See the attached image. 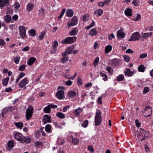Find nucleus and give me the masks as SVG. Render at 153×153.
I'll use <instances>...</instances> for the list:
<instances>
[{
    "label": "nucleus",
    "mask_w": 153,
    "mask_h": 153,
    "mask_svg": "<svg viewBox=\"0 0 153 153\" xmlns=\"http://www.w3.org/2000/svg\"><path fill=\"white\" fill-rule=\"evenodd\" d=\"M76 39V37L75 36L68 37L64 39L61 42L63 44H71L75 42Z\"/></svg>",
    "instance_id": "obj_4"
},
{
    "label": "nucleus",
    "mask_w": 153,
    "mask_h": 153,
    "mask_svg": "<svg viewBox=\"0 0 153 153\" xmlns=\"http://www.w3.org/2000/svg\"><path fill=\"white\" fill-rule=\"evenodd\" d=\"M95 25V22L94 21H93L92 23L88 27H86L85 28L86 29H88L91 27H93Z\"/></svg>",
    "instance_id": "obj_46"
},
{
    "label": "nucleus",
    "mask_w": 153,
    "mask_h": 153,
    "mask_svg": "<svg viewBox=\"0 0 153 153\" xmlns=\"http://www.w3.org/2000/svg\"><path fill=\"white\" fill-rule=\"evenodd\" d=\"M15 125H16L18 128H19L20 129H21L23 126V124L21 122L15 123Z\"/></svg>",
    "instance_id": "obj_34"
},
{
    "label": "nucleus",
    "mask_w": 153,
    "mask_h": 153,
    "mask_svg": "<svg viewBox=\"0 0 153 153\" xmlns=\"http://www.w3.org/2000/svg\"><path fill=\"white\" fill-rule=\"evenodd\" d=\"M88 150L90 151L92 153H93L94 152V149L93 147L90 146H88Z\"/></svg>",
    "instance_id": "obj_59"
},
{
    "label": "nucleus",
    "mask_w": 153,
    "mask_h": 153,
    "mask_svg": "<svg viewBox=\"0 0 153 153\" xmlns=\"http://www.w3.org/2000/svg\"><path fill=\"white\" fill-rule=\"evenodd\" d=\"M143 109L144 110L143 113L145 114H144L145 117H148L152 113V110L150 106H147Z\"/></svg>",
    "instance_id": "obj_8"
},
{
    "label": "nucleus",
    "mask_w": 153,
    "mask_h": 153,
    "mask_svg": "<svg viewBox=\"0 0 153 153\" xmlns=\"http://www.w3.org/2000/svg\"><path fill=\"white\" fill-rule=\"evenodd\" d=\"M103 11L102 9H99L96 10L94 14L97 16H100L102 14Z\"/></svg>",
    "instance_id": "obj_22"
},
{
    "label": "nucleus",
    "mask_w": 153,
    "mask_h": 153,
    "mask_svg": "<svg viewBox=\"0 0 153 153\" xmlns=\"http://www.w3.org/2000/svg\"><path fill=\"white\" fill-rule=\"evenodd\" d=\"M97 33V32L95 30V29H91L89 33V35L91 36H92L94 35H96Z\"/></svg>",
    "instance_id": "obj_25"
},
{
    "label": "nucleus",
    "mask_w": 153,
    "mask_h": 153,
    "mask_svg": "<svg viewBox=\"0 0 153 153\" xmlns=\"http://www.w3.org/2000/svg\"><path fill=\"white\" fill-rule=\"evenodd\" d=\"M140 38V33L136 32L133 33L131 36V38L128 40L129 41H135L138 40Z\"/></svg>",
    "instance_id": "obj_5"
},
{
    "label": "nucleus",
    "mask_w": 153,
    "mask_h": 153,
    "mask_svg": "<svg viewBox=\"0 0 153 153\" xmlns=\"http://www.w3.org/2000/svg\"><path fill=\"white\" fill-rule=\"evenodd\" d=\"M36 60V58L34 57H32L30 58L27 62V64L29 66L32 65Z\"/></svg>",
    "instance_id": "obj_20"
},
{
    "label": "nucleus",
    "mask_w": 153,
    "mask_h": 153,
    "mask_svg": "<svg viewBox=\"0 0 153 153\" xmlns=\"http://www.w3.org/2000/svg\"><path fill=\"white\" fill-rule=\"evenodd\" d=\"M147 56V53H142L140 55V58L141 59H143V58H146Z\"/></svg>",
    "instance_id": "obj_60"
},
{
    "label": "nucleus",
    "mask_w": 153,
    "mask_h": 153,
    "mask_svg": "<svg viewBox=\"0 0 153 153\" xmlns=\"http://www.w3.org/2000/svg\"><path fill=\"white\" fill-rule=\"evenodd\" d=\"M123 28L118 30L117 33V37L120 39V38H123L124 37L125 34L123 32Z\"/></svg>",
    "instance_id": "obj_11"
},
{
    "label": "nucleus",
    "mask_w": 153,
    "mask_h": 153,
    "mask_svg": "<svg viewBox=\"0 0 153 153\" xmlns=\"http://www.w3.org/2000/svg\"><path fill=\"white\" fill-rule=\"evenodd\" d=\"M5 21L6 22L9 23L10 22L11 20V16L9 15H7L5 17Z\"/></svg>",
    "instance_id": "obj_31"
},
{
    "label": "nucleus",
    "mask_w": 153,
    "mask_h": 153,
    "mask_svg": "<svg viewBox=\"0 0 153 153\" xmlns=\"http://www.w3.org/2000/svg\"><path fill=\"white\" fill-rule=\"evenodd\" d=\"M33 108L31 106H29L26 110V119L27 120H29L33 114Z\"/></svg>",
    "instance_id": "obj_3"
},
{
    "label": "nucleus",
    "mask_w": 153,
    "mask_h": 153,
    "mask_svg": "<svg viewBox=\"0 0 153 153\" xmlns=\"http://www.w3.org/2000/svg\"><path fill=\"white\" fill-rule=\"evenodd\" d=\"M25 65H21L19 68V70L21 71H24L25 69Z\"/></svg>",
    "instance_id": "obj_40"
},
{
    "label": "nucleus",
    "mask_w": 153,
    "mask_h": 153,
    "mask_svg": "<svg viewBox=\"0 0 153 153\" xmlns=\"http://www.w3.org/2000/svg\"><path fill=\"white\" fill-rule=\"evenodd\" d=\"M51 116H49L47 114L45 115L43 119L44 124H46L47 122H51Z\"/></svg>",
    "instance_id": "obj_15"
},
{
    "label": "nucleus",
    "mask_w": 153,
    "mask_h": 153,
    "mask_svg": "<svg viewBox=\"0 0 153 153\" xmlns=\"http://www.w3.org/2000/svg\"><path fill=\"white\" fill-rule=\"evenodd\" d=\"M98 5L100 7H103L105 4L104 2H99L98 3Z\"/></svg>",
    "instance_id": "obj_51"
},
{
    "label": "nucleus",
    "mask_w": 153,
    "mask_h": 153,
    "mask_svg": "<svg viewBox=\"0 0 153 153\" xmlns=\"http://www.w3.org/2000/svg\"><path fill=\"white\" fill-rule=\"evenodd\" d=\"M124 60L125 61L127 62H128L129 61L130 58L129 57L127 56H124Z\"/></svg>",
    "instance_id": "obj_54"
},
{
    "label": "nucleus",
    "mask_w": 153,
    "mask_h": 153,
    "mask_svg": "<svg viewBox=\"0 0 153 153\" xmlns=\"http://www.w3.org/2000/svg\"><path fill=\"white\" fill-rule=\"evenodd\" d=\"M124 78V76H123L120 75L117 78V81H122Z\"/></svg>",
    "instance_id": "obj_47"
},
{
    "label": "nucleus",
    "mask_w": 153,
    "mask_h": 153,
    "mask_svg": "<svg viewBox=\"0 0 153 153\" xmlns=\"http://www.w3.org/2000/svg\"><path fill=\"white\" fill-rule=\"evenodd\" d=\"M15 138L16 140L20 141L22 143H24L25 142L29 143L30 141V138L28 137H25L19 133H17L15 134Z\"/></svg>",
    "instance_id": "obj_1"
},
{
    "label": "nucleus",
    "mask_w": 153,
    "mask_h": 153,
    "mask_svg": "<svg viewBox=\"0 0 153 153\" xmlns=\"http://www.w3.org/2000/svg\"><path fill=\"white\" fill-rule=\"evenodd\" d=\"M101 112L100 110H98L96 113L95 117V122L96 126H99L101 123L102 121V117L101 114Z\"/></svg>",
    "instance_id": "obj_2"
},
{
    "label": "nucleus",
    "mask_w": 153,
    "mask_h": 153,
    "mask_svg": "<svg viewBox=\"0 0 153 153\" xmlns=\"http://www.w3.org/2000/svg\"><path fill=\"white\" fill-rule=\"evenodd\" d=\"M56 116L59 117L63 119L65 117V115L61 112H58L56 114Z\"/></svg>",
    "instance_id": "obj_35"
},
{
    "label": "nucleus",
    "mask_w": 153,
    "mask_h": 153,
    "mask_svg": "<svg viewBox=\"0 0 153 153\" xmlns=\"http://www.w3.org/2000/svg\"><path fill=\"white\" fill-rule=\"evenodd\" d=\"M45 34V33L44 32H42L41 33L40 35L39 36V38L40 39L42 40L43 39Z\"/></svg>",
    "instance_id": "obj_48"
},
{
    "label": "nucleus",
    "mask_w": 153,
    "mask_h": 153,
    "mask_svg": "<svg viewBox=\"0 0 153 153\" xmlns=\"http://www.w3.org/2000/svg\"><path fill=\"white\" fill-rule=\"evenodd\" d=\"M9 80V78L7 77L4 79L2 82L3 85H6L8 83Z\"/></svg>",
    "instance_id": "obj_37"
},
{
    "label": "nucleus",
    "mask_w": 153,
    "mask_h": 153,
    "mask_svg": "<svg viewBox=\"0 0 153 153\" xmlns=\"http://www.w3.org/2000/svg\"><path fill=\"white\" fill-rule=\"evenodd\" d=\"M131 11V9L128 8L125 11V14L127 16H130L132 15Z\"/></svg>",
    "instance_id": "obj_19"
},
{
    "label": "nucleus",
    "mask_w": 153,
    "mask_h": 153,
    "mask_svg": "<svg viewBox=\"0 0 153 153\" xmlns=\"http://www.w3.org/2000/svg\"><path fill=\"white\" fill-rule=\"evenodd\" d=\"M77 19L76 16H74L71 19V21L68 22V25L69 28L70 26H73L77 25Z\"/></svg>",
    "instance_id": "obj_7"
},
{
    "label": "nucleus",
    "mask_w": 153,
    "mask_h": 153,
    "mask_svg": "<svg viewBox=\"0 0 153 153\" xmlns=\"http://www.w3.org/2000/svg\"><path fill=\"white\" fill-rule=\"evenodd\" d=\"M44 111L45 113H50L51 110L50 107V106H49V105L44 108Z\"/></svg>",
    "instance_id": "obj_33"
},
{
    "label": "nucleus",
    "mask_w": 153,
    "mask_h": 153,
    "mask_svg": "<svg viewBox=\"0 0 153 153\" xmlns=\"http://www.w3.org/2000/svg\"><path fill=\"white\" fill-rule=\"evenodd\" d=\"M82 110L80 108H79L78 109L74 111V113L75 115H77L80 114V112H82Z\"/></svg>",
    "instance_id": "obj_24"
},
{
    "label": "nucleus",
    "mask_w": 153,
    "mask_h": 153,
    "mask_svg": "<svg viewBox=\"0 0 153 153\" xmlns=\"http://www.w3.org/2000/svg\"><path fill=\"white\" fill-rule=\"evenodd\" d=\"M74 47L73 45H71L70 47H68L67 49L63 53L66 55L71 54L74 49Z\"/></svg>",
    "instance_id": "obj_12"
},
{
    "label": "nucleus",
    "mask_w": 153,
    "mask_h": 153,
    "mask_svg": "<svg viewBox=\"0 0 153 153\" xmlns=\"http://www.w3.org/2000/svg\"><path fill=\"white\" fill-rule=\"evenodd\" d=\"M119 59H114L112 60L111 64L113 65L117 66L119 65Z\"/></svg>",
    "instance_id": "obj_23"
},
{
    "label": "nucleus",
    "mask_w": 153,
    "mask_h": 153,
    "mask_svg": "<svg viewBox=\"0 0 153 153\" xmlns=\"http://www.w3.org/2000/svg\"><path fill=\"white\" fill-rule=\"evenodd\" d=\"M19 35L22 39L26 37V30L25 27L23 26H20L19 27Z\"/></svg>",
    "instance_id": "obj_6"
},
{
    "label": "nucleus",
    "mask_w": 153,
    "mask_h": 153,
    "mask_svg": "<svg viewBox=\"0 0 153 153\" xmlns=\"http://www.w3.org/2000/svg\"><path fill=\"white\" fill-rule=\"evenodd\" d=\"M62 56L63 57L61 59V62L63 63H66L69 60L68 57L66 56V55L63 53H62Z\"/></svg>",
    "instance_id": "obj_16"
},
{
    "label": "nucleus",
    "mask_w": 153,
    "mask_h": 153,
    "mask_svg": "<svg viewBox=\"0 0 153 153\" xmlns=\"http://www.w3.org/2000/svg\"><path fill=\"white\" fill-rule=\"evenodd\" d=\"M68 95L69 97H74L76 95V93L73 91H70L68 92Z\"/></svg>",
    "instance_id": "obj_18"
},
{
    "label": "nucleus",
    "mask_w": 153,
    "mask_h": 153,
    "mask_svg": "<svg viewBox=\"0 0 153 153\" xmlns=\"http://www.w3.org/2000/svg\"><path fill=\"white\" fill-rule=\"evenodd\" d=\"M100 75L102 77H104V78H103V79L105 81L106 80L107 78V75L105 74H103L101 72H100Z\"/></svg>",
    "instance_id": "obj_41"
},
{
    "label": "nucleus",
    "mask_w": 153,
    "mask_h": 153,
    "mask_svg": "<svg viewBox=\"0 0 153 153\" xmlns=\"http://www.w3.org/2000/svg\"><path fill=\"white\" fill-rule=\"evenodd\" d=\"M34 7V6L33 4L31 3H28L27 5L26 10L27 11L30 12L33 10Z\"/></svg>",
    "instance_id": "obj_14"
},
{
    "label": "nucleus",
    "mask_w": 153,
    "mask_h": 153,
    "mask_svg": "<svg viewBox=\"0 0 153 153\" xmlns=\"http://www.w3.org/2000/svg\"><path fill=\"white\" fill-rule=\"evenodd\" d=\"M15 8L17 10L19 9L20 7V4L18 2H16L14 5Z\"/></svg>",
    "instance_id": "obj_52"
},
{
    "label": "nucleus",
    "mask_w": 153,
    "mask_h": 153,
    "mask_svg": "<svg viewBox=\"0 0 153 153\" xmlns=\"http://www.w3.org/2000/svg\"><path fill=\"white\" fill-rule=\"evenodd\" d=\"M88 124V121L85 120L83 123L82 124V126L83 127L85 128L87 126Z\"/></svg>",
    "instance_id": "obj_50"
},
{
    "label": "nucleus",
    "mask_w": 153,
    "mask_h": 153,
    "mask_svg": "<svg viewBox=\"0 0 153 153\" xmlns=\"http://www.w3.org/2000/svg\"><path fill=\"white\" fill-rule=\"evenodd\" d=\"M74 14L73 11L71 9H69L67 10L66 12V15L68 17L72 16Z\"/></svg>",
    "instance_id": "obj_21"
},
{
    "label": "nucleus",
    "mask_w": 153,
    "mask_h": 153,
    "mask_svg": "<svg viewBox=\"0 0 153 153\" xmlns=\"http://www.w3.org/2000/svg\"><path fill=\"white\" fill-rule=\"evenodd\" d=\"M39 13L42 15H45L44 9L41 8L39 10Z\"/></svg>",
    "instance_id": "obj_53"
},
{
    "label": "nucleus",
    "mask_w": 153,
    "mask_h": 153,
    "mask_svg": "<svg viewBox=\"0 0 153 153\" xmlns=\"http://www.w3.org/2000/svg\"><path fill=\"white\" fill-rule=\"evenodd\" d=\"M14 61L16 64H18L19 61V59L17 57H16L14 58Z\"/></svg>",
    "instance_id": "obj_55"
},
{
    "label": "nucleus",
    "mask_w": 153,
    "mask_h": 153,
    "mask_svg": "<svg viewBox=\"0 0 153 153\" xmlns=\"http://www.w3.org/2000/svg\"><path fill=\"white\" fill-rule=\"evenodd\" d=\"M108 39L109 40H111L112 39L114 38L115 36L113 33L109 34L108 35Z\"/></svg>",
    "instance_id": "obj_49"
},
{
    "label": "nucleus",
    "mask_w": 153,
    "mask_h": 153,
    "mask_svg": "<svg viewBox=\"0 0 153 153\" xmlns=\"http://www.w3.org/2000/svg\"><path fill=\"white\" fill-rule=\"evenodd\" d=\"M65 83L67 85H71L72 84V82L70 80H68Z\"/></svg>",
    "instance_id": "obj_64"
},
{
    "label": "nucleus",
    "mask_w": 153,
    "mask_h": 153,
    "mask_svg": "<svg viewBox=\"0 0 153 153\" xmlns=\"http://www.w3.org/2000/svg\"><path fill=\"white\" fill-rule=\"evenodd\" d=\"M7 111V108H4V109L3 110V111L2 113V115L1 116L2 117H4V114H5V113H6V111Z\"/></svg>",
    "instance_id": "obj_62"
},
{
    "label": "nucleus",
    "mask_w": 153,
    "mask_h": 153,
    "mask_svg": "<svg viewBox=\"0 0 153 153\" xmlns=\"http://www.w3.org/2000/svg\"><path fill=\"white\" fill-rule=\"evenodd\" d=\"M25 74L23 72H21L20 73L18 77L20 79L22 78L23 77L25 76Z\"/></svg>",
    "instance_id": "obj_57"
},
{
    "label": "nucleus",
    "mask_w": 153,
    "mask_h": 153,
    "mask_svg": "<svg viewBox=\"0 0 153 153\" xmlns=\"http://www.w3.org/2000/svg\"><path fill=\"white\" fill-rule=\"evenodd\" d=\"M152 34V32L142 33L141 37L144 39H146L149 36H151Z\"/></svg>",
    "instance_id": "obj_17"
},
{
    "label": "nucleus",
    "mask_w": 153,
    "mask_h": 153,
    "mask_svg": "<svg viewBox=\"0 0 153 153\" xmlns=\"http://www.w3.org/2000/svg\"><path fill=\"white\" fill-rule=\"evenodd\" d=\"M112 47L111 45H107L105 48V52L106 53H108L110 52L111 50Z\"/></svg>",
    "instance_id": "obj_26"
},
{
    "label": "nucleus",
    "mask_w": 153,
    "mask_h": 153,
    "mask_svg": "<svg viewBox=\"0 0 153 153\" xmlns=\"http://www.w3.org/2000/svg\"><path fill=\"white\" fill-rule=\"evenodd\" d=\"M71 137L72 139V143L74 145H76L79 143V141L76 138H73V136H71Z\"/></svg>",
    "instance_id": "obj_29"
},
{
    "label": "nucleus",
    "mask_w": 153,
    "mask_h": 153,
    "mask_svg": "<svg viewBox=\"0 0 153 153\" xmlns=\"http://www.w3.org/2000/svg\"><path fill=\"white\" fill-rule=\"evenodd\" d=\"M66 11V10L65 9H63L62 10L61 13V14L58 17V18L59 19H60L63 15L64 13H65Z\"/></svg>",
    "instance_id": "obj_42"
},
{
    "label": "nucleus",
    "mask_w": 153,
    "mask_h": 153,
    "mask_svg": "<svg viewBox=\"0 0 153 153\" xmlns=\"http://www.w3.org/2000/svg\"><path fill=\"white\" fill-rule=\"evenodd\" d=\"M64 92L62 90H59L56 93V96L59 99H62L63 98H65L64 95Z\"/></svg>",
    "instance_id": "obj_10"
},
{
    "label": "nucleus",
    "mask_w": 153,
    "mask_h": 153,
    "mask_svg": "<svg viewBox=\"0 0 153 153\" xmlns=\"http://www.w3.org/2000/svg\"><path fill=\"white\" fill-rule=\"evenodd\" d=\"M9 0H0V7H3L5 5L8 6L9 4Z\"/></svg>",
    "instance_id": "obj_13"
},
{
    "label": "nucleus",
    "mask_w": 153,
    "mask_h": 153,
    "mask_svg": "<svg viewBox=\"0 0 153 153\" xmlns=\"http://www.w3.org/2000/svg\"><path fill=\"white\" fill-rule=\"evenodd\" d=\"M125 75L127 76H131L132 75V72L129 69H126V71H125Z\"/></svg>",
    "instance_id": "obj_27"
},
{
    "label": "nucleus",
    "mask_w": 153,
    "mask_h": 153,
    "mask_svg": "<svg viewBox=\"0 0 153 153\" xmlns=\"http://www.w3.org/2000/svg\"><path fill=\"white\" fill-rule=\"evenodd\" d=\"M45 129L46 132H50L51 130V126L49 124L46 125V126Z\"/></svg>",
    "instance_id": "obj_39"
},
{
    "label": "nucleus",
    "mask_w": 153,
    "mask_h": 153,
    "mask_svg": "<svg viewBox=\"0 0 153 153\" xmlns=\"http://www.w3.org/2000/svg\"><path fill=\"white\" fill-rule=\"evenodd\" d=\"M145 68L144 66L142 65L138 67V70L139 71L144 72L145 71Z\"/></svg>",
    "instance_id": "obj_32"
},
{
    "label": "nucleus",
    "mask_w": 153,
    "mask_h": 153,
    "mask_svg": "<svg viewBox=\"0 0 153 153\" xmlns=\"http://www.w3.org/2000/svg\"><path fill=\"white\" fill-rule=\"evenodd\" d=\"M135 123H136V126L137 127H139L140 126V125H141L140 123L139 122V121H138V120H136Z\"/></svg>",
    "instance_id": "obj_58"
},
{
    "label": "nucleus",
    "mask_w": 153,
    "mask_h": 153,
    "mask_svg": "<svg viewBox=\"0 0 153 153\" xmlns=\"http://www.w3.org/2000/svg\"><path fill=\"white\" fill-rule=\"evenodd\" d=\"M77 33L78 30L76 28H74L70 32V35H75L77 34Z\"/></svg>",
    "instance_id": "obj_28"
},
{
    "label": "nucleus",
    "mask_w": 153,
    "mask_h": 153,
    "mask_svg": "<svg viewBox=\"0 0 153 153\" xmlns=\"http://www.w3.org/2000/svg\"><path fill=\"white\" fill-rule=\"evenodd\" d=\"M28 33L30 34L31 36H34L36 35V31L33 29L29 30Z\"/></svg>",
    "instance_id": "obj_30"
},
{
    "label": "nucleus",
    "mask_w": 153,
    "mask_h": 153,
    "mask_svg": "<svg viewBox=\"0 0 153 153\" xmlns=\"http://www.w3.org/2000/svg\"><path fill=\"white\" fill-rule=\"evenodd\" d=\"M141 18V16L139 14H137L136 18H134L133 20L134 21H139Z\"/></svg>",
    "instance_id": "obj_44"
},
{
    "label": "nucleus",
    "mask_w": 153,
    "mask_h": 153,
    "mask_svg": "<svg viewBox=\"0 0 153 153\" xmlns=\"http://www.w3.org/2000/svg\"><path fill=\"white\" fill-rule=\"evenodd\" d=\"M69 107H70V105H67L65 107H64L63 108V112H66V111L67 109L68 108H69Z\"/></svg>",
    "instance_id": "obj_61"
},
{
    "label": "nucleus",
    "mask_w": 153,
    "mask_h": 153,
    "mask_svg": "<svg viewBox=\"0 0 153 153\" xmlns=\"http://www.w3.org/2000/svg\"><path fill=\"white\" fill-rule=\"evenodd\" d=\"M149 89L148 87H145L144 88V90L143 91V93L144 94H146L149 91Z\"/></svg>",
    "instance_id": "obj_56"
},
{
    "label": "nucleus",
    "mask_w": 153,
    "mask_h": 153,
    "mask_svg": "<svg viewBox=\"0 0 153 153\" xmlns=\"http://www.w3.org/2000/svg\"><path fill=\"white\" fill-rule=\"evenodd\" d=\"M28 83L27 78H25L21 81L19 84V86L21 88L24 87V86Z\"/></svg>",
    "instance_id": "obj_9"
},
{
    "label": "nucleus",
    "mask_w": 153,
    "mask_h": 153,
    "mask_svg": "<svg viewBox=\"0 0 153 153\" xmlns=\"http://www.w3.org/2000/svg\"><path fill=\"white\" fill-rule=\"evenodd\" d=\"M49 106H50V108H56L57 107V105H53L52 104L49 105Z\"/></svg>",
    "instance_id": "obj_63"
},
{
    "label": "nucleus",
    "mask_w": 153,
    "mask_h": 153,
    "mask_svg": "<svg viewBox=\"0 0 153 153\" xmlns=\"http://www.w3.org/2000/svg\"><path fill=\"white\" fill-rule=\"evenodd\" d=\"M8 146L10 147L13 148L14 146V142L13 140H10L7 143Z\"/></svg>",
    "instance_id": "obj_38"
},
{
    "label": "nucleus",
    "mask_w": 153,
    "mask_h": 153,
    "mask_svg": "<svg viewBox=\"0 0 153 153\" xmlns=\"http://www.w3.org/2000/svg\"><path fill=\"white\" fill-rule=\"evenodd\" d=\"M140 2L138 0H133L132 2V4H134L135 6H138L139 5Z\"/></svg>",
    "instance_id": "obj_36"
},
{
    "label": "nucleus",
    "mask_w": 153,
    "mask_h": 153,
    "mask_svg": "<svg viewBox=\"0 0 153 153\" xmlns=\"http://www.w3.org/2000/svg\"><path fill=\"white\" fill-rule=\"evenodd\" d=\"M99 61V58L98 57H97L95 59L94 62L93 64L95 66H96Z\"/></svg>",
    "instance_id": "obj_43"
},
{
    "label": "nucleus",
    "mask_w": 153,
    "mask_h": 153,
    "mask_svg": "<svg viewBox=\"0 0 153 153\" xmlns=\"http://www.w3.org/2000/svg\"><path fill=\"white\" fill-rule=\"evenodd\" d=\"M58 43L57 41L55 40L54 41L53 45L52 46V48H54L55 49H56L57 46H58Z\"/></svg>",
    "instance_id": "obj_45"
}]
</instances>
